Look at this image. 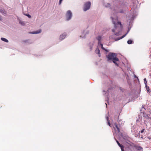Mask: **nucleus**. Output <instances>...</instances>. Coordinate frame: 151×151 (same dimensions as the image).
I'll list each match as a JSON object with an SVG mask.
<instances>
[{
    "label": "nucleus",
    "instance_id": "nucleus-18",
    "mask_svg": "<svg viewBox=\"0 0 151 151\" xmlns=\"http://www.w3.org/2000/svg\"><path fill=\"white\" fill-rule=\"evenodd\" d=\"M144 83L145 85H146V84H147V81L146 80V79L145 78L144 79Z\"/></svg>",
    "mask_w": 151,
    "mask_h": 151
},
{
    "label": "nucleus",
    "instance_id": "nucleus-4",
    "mask_svg": "<svg viewBox=\"0 0 151 151\" xmlns=\"http://www.w3.org/2000/svg\"><path fill=\"white\" fill-rule=\"evenodd\" d=\"M72 12L70 10L68 11L66 14V20H69L71 19L72 17Z\"/></svg>",
    "mask_w": 151,
    "mask_h": 151
},
{
    "label": "nucleus",
    "instance_id": "nucleus-6",
    "mask_svg": "<svg viewBox=\"0 0 151 151\" xmlns=\"http://www.w3.org/2000/svg\"><path fill=\"white\" fill-rule=\"evenodd\" d=\"M116 141L118 145L121 147L122 151H124V146L120 144L119 142L117 140H116Z\"/></svg>",
    "mask_w": 151,
    "mask_h": 151
},
{
    "label": "nucleus",
    "instance_id": "nucleus-23",
    "mask_svg": "<svg viewBox=\"0 0 151 151\" xmlns=\"http://www.w3.org/2000/svg\"><path fill=\"white\" fill-rule=\"evenodd\" d=\"M27 16L29 18H31V16L29 14H28L27 15Z\"/></svg>",
    "mask_w": 151,
    "mask_h": 151
},
{
    "label": "nucleus",
    "instance_id": "nucleus-26",
    "mask_svg": "<svg viewBox=\"0 0 151 151\" xmlns=\"http://www.w3.org/2000/svg\"><path fill=\"white\" fill-rule=\"evenodd\" d=\"M142 108H144V109H145V108H144V106H143H143H142Z\"/></svg>",
    "mask_w": 151,
    "mask_h": 151
},
{
    "label": "nucleus",
    "instance_id": "nucleus-25",
    "mask_svg": "<svg viewBox=\"0 0 151 151\" xmlns=\"http://www.w3.org/2000/svg\"><path fill=\"white\" fill-rule=\"evenodd\" d=\"M134 77H135V78H138L136 76H135Z\"/></svg>",
    "mask_w": 151,
    "mask_h": 151
},
{
    "label": "nucleus",
    "instance_id": "nucleus-13",
    "mask_svg": "<svg viewBox=\"0 0 151 151\" xmlns=\"http://www.w3.org/2000/svg\"><path fill=\"white\" fill-rule=\"evenodd\" d=\"M100 45H101V48H102V49H103V50H104L106 52H108V51L106 49H105V48H104L103 47V44H100Z\"/></svg>",
    "mask_w": 151,
    "mask_h": 151
},
{
    "label": "nucleus",
    "instance_id": "nucleus-12",
    "mask_svg": "<svg viewBox=\"0 0 151 151\" xmlns=\"http://www.w3.org/2000/svg\"><path fill=\"white\" fill-rule=\"evenodd\" d=\"M145 87L147 92L149 93H150V90L149 87L147 86V84H146V85H145Z\"/></svg>",
    "mask_w": 151,
    "mask_h": 151
},
{
    "label": "nucleus",
    "instance_id": "nucleus-19",
    "mask_svg": "<svg viewBox=\"0 0 151 151\" xmlns=\"http://www.w3.org/2000/svg\"><path fill=\"white\" fill-rule=\"evenodd\" d=\"M127 34V33H126V34H125L124 35H123L122 37H120L119 39H122V38L126 36V35Z\"/></svg>",
    "mask_w": 151,
    "mask_h": 151
},
{
    "label": "nucleus",
    "instance_id": "nucleus-29",
    "mask_svg": "<svg viewBox=\"0 0 151 151\" xmlns=\"http://www.w3.org/2000/svg\"><path fill=\"white\" fill-rule=\"evenodd\" d=\"M147 117L148 118H149V117L148 116H147Z\"/></svg>",
    "mask_w": 151,
    "mask_h": 151
},
{
    "label": "nucleus",
    "instance_id": "nucleus-16",
    "mask_svg": "<svg viewBox=\"0 0 151 151\" xmlns=\"http://www.w3.org/2000/svg\"><path fill=\"white\" fill-rule=\"evenodd\" d=\"M19 23L21 24H22V25H24L25 24L24 22L23 21H19Z\"/></svg>",
    "mask_w": 151,
    "mask_h": 151
},
{
    "label": "nucleus",
    "instance_id": "nucleus-10",
    "mask_svg": "<svg viewBox=\"0 0 151 151\" xmlns=\"http://www.w3.org/2000/svg\"><path fill=\"white\" fill-rule=\"evenodd\" d=\"M0 12L2 13L3 15H5L6 14V13L5 11L4 10L0 9Z\"/></svg>",
    "mask_w": 151,
    "mask_h": 151
},
{
    "label": "nucleus",
    "instance_id": "nucleus-17",
    "mask_svg": "<svg viewBox=\"0 0 151 151\" xmlns=\"http://www.w3.org/2000/svg\"><path fill=\"white\" fill-rule=\"evenodd\" d=\"M137 150H141V149H142V148L140 146L137 147Z\"/></svg>",
    "mask_w": 151,
    "mask_h": 151
},
{
    "label": "nucleus",
    "instance_id": "nucleus-8",
    "mask_svg": "<svg viewBox=\"0 0 151 151\" xmlns=\"http://www.w3.org/2000/svg\"><path fill=\"white\" fill-rule=\"evenodd\" d=\"M114 125L115 127H116L117 129V130H115L116 131H117L118 132H120V129L118 127L116 124V123H114Z\"/></svg>",
    "mask_w": 151,
    "mask_h": 151
},
{
    "label": "nucleus",
    "instance_id": "nucleus-27",
    "mask_svg": "<svg viewBox=\"0 0 151 151\" xmlns=\"http://www.w3.org/2000/svg\"><path fill=\"white\" fill-rule=\"evenodd\" d=\"M120 12V13H122V12H123V11H121V12Z\"/></svg>",
    "mask_w": 151,
    "mask_h": 151
},
{
    "label": "nucleus",
    "instance_id": "nucleus-22",
    "mask_svg": "<svg viewBox=\"0 0 151 151\" xmlns=\"http://www.w3.org/2000/svg\"><path fill=\"white\" fill-rule=\"evenodd\" d=\"M62 0H60L59 2V4H61V3H62Z\"/></svg>",
    "mask_w": 151,
    "mask_h": 151
},
{
    "label": "nucleus",
    "instance_id": "nucleus-1",
    "mask_svg": "<svg viewBox=\"0 0 151 151\" xmlns=\"http://www.w3.org/2000/svg\"><path fill=\"white\" fill-rule=\"evenodd\" d=\"M112 19L113 21V18H112ZM113 22L114 25V27L112 29V31L114 35L116 36L119 35L122 30V26L121 23L119 22L115 23L114 21H113Z\"/></svg>",
    "mask_w": 151,
    "mask_h": 151
},
{
    "label": "nucleus",
    "instance_id": "nucleus-15",
    "mask_svg": "<svg viewBox=\"0 0 151 151\" xmlns=\"http://www.w3.org/2000/svg\"><path fill=\"white\" fill-rule=\"evenodd\" d=\"M133 41L131 40H129L127 41V43L128 44H131L132 43Z\"/></svg>",
    "mask_w": 151,
    "mask_h": 151
},
{
    "label": "nucleus",
    "instance_id": "nucleus-7",
    "mask_svg": "<svg viewBox=\"0 0 151 151\" xmlns=\"http://www.w3.org/2000/svg\"><path fill=\"white\" fill-rule=\"evenodd\" d=\"M41 30L40 29L38 30H37L36 31H35L33 32H30V33L32 34H36L38 33H40L41 32Z\"/></svg>",
    "mask_w": 151,
    "mask_h": 151
},
{
    "label": "nucleus",
    "instance_id": "nucleus-3",
    "mask_svg": "<svg viewBox=\"0 0 151 151\" xmlns=\"http://www.w3.org/2000/svg\"><path fill=\"white\" fill-rule=\"evenodd\" d=\"M91 3L90 2H86L84 4V11H86L89 9L91 6Z\"/></svg>",
    "mask_w": 151,
    "mask_h": 151
},
{
    "label": "nucleus",
    "instance_id": "nucleus-9",
    "mask_svg": "<svg viewBox=\"0 0 151 151\" xmlns=\"http://www.w3.org/2000/svg\"><path fill=\"white\" fill-rule=\"evenodd\" d=\"M97 40H98V43L99 44L101 42V37L100 36H98L97 38Z\"/></svg>",
    "mask_w": 151,
    "mask_h": 151
},
{
    "label": "nucleus",
    "instance_id": "nucleus-2",
    "mask_svg": "<svg viewBox=\"0 0 151 151\" xmlns=\"http://www.w3.org/2000/svg\"><path fill=\"white\" fill-rule=\"evenodd\" d=\"M107 58L108 61L111 60L116 65H118L116 62L119 61V59L116 57V53L110 52L107 56Z\"/></svg>",
    "mask_w": 151,
    "mask_h": 151
},
{
    "label": "nucleus",
    "instance_id": "nucleus-30",
    "mask_svg": "<svg viewBox=\"0 0 151 151\" xmlns=\"http://www.w3.org/2000/svg\"><path fill=\"white\" fill-rule=\"evenodd\" d=\"M150 118L151 119V117Z\"/></svg>",
    "mask_w": 151,
    "mask_h": 151
},
{
    "label": "nucleus",
    "instance_id": "nucleus-5",
    "mask_svg": "<svg viewBox=\"0 0 151 151\" xmlns=\"http://www.w3.org/2000/svg\"><path fill=\"white\" fill-rule=\"evenodd\" d=\"M66 35V34L65 33H63L62 35H60L59 37L60 40H62L63 39L65 38Z\"/></svg>",
    "mask_w": 151,
    "mask_h": 151
},
{
    "label": "nucleus",
    "instance_id": "nucleus-11",
    "mask_svg": "<svg viewBox=\"0 0 151 151\" xmlns=\"http://www.w3.org/2000/svg\"><path fill=\"white\" fill-rule=\"evenodd\" d=\"M1 40H2L5 42H9L8 40H7L5 38H3V37L1 38Z\"/></svg>",
    "mask_w": 151,
    "mask_h": 151
},
{
    "label": "nucleus",
    "instance_id": "nucleus-14",
    "mask_svg": "<svg viewBox=\"0 0 151 151\" xmlns=\"http://www.w3.org/2000/svg\"><path fill=\"white\" fill-rule=\"evenodd\" d=\"M109 117H106V119H107V120L108 122V125L110 126V127H111V124L110 123V122H109Z\"/></svg>",
    "mask_w": 151,
    "mask_h": 151
},
{
    "label": "nucleus",
    "instance_id": "nucleus-21",
    "mask_svg": "<svg viewBox=\"0 0 151 151\" xmlns=\"http://www.w3.org/2000/svg\"><path fill=\"white\" fill-rule=\"evenodd\" d=\"M145 130V129H143L141 131V133H142L144 132V131Z\"/></svg>",
    "mask_w": 151,
    "mask_h": 151
},
{
    "label": "nucleus",
    "instance_id": "nucleus-24",
    "mask_svg": "<svg viewBox=\"0 0 151 151\" xmlns=\"http://www.w3.org/2000/svg\"><path fill=\"white\" fill-rule=\"evenodd\" d=\"M2 20L1 17L0 16V20L1 21Z\"/></svg>",
    "mask_w": 151,
    "mask_h": 151
},
{
    "label": "nucleus",
    "instance_id": "nucleus-20",
    "mask_svg": "<svg viewBox=\"0 0 151 151\" xmlns=\"http://www.w3.org/2000/svg\"><path fill=\"white\" fill-rule=\"evenodd\" d=\"M96 52L97 53V52H98V54L99 53L100 50L99 49H98V50H96Z\"/></svg>",
    "mask_w": 151,
    "mask_h": 151
},
{
    "label": "nucleus",
    "instance_id": "nucleus-28",
    "mask_svg": "<svg viewBox=\"0 0 151 151\" xmlns=\"http://www.w3.org/2000/svg\"><path fill=\"white\" fill-rule=\"evenodd\" d=\"M130 146H131L132 147V146L131 145H130Z\"/></svg>",
    "mask_w": 151,
    "mask_h": 151
}]
</instances>
